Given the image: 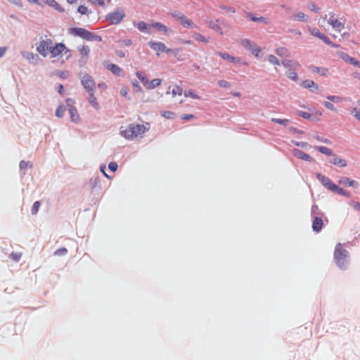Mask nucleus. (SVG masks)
<instances>
[{
  "instance_id": "1",
  "label": "nucleus",
  "mask_w": 360,
  "mask_h": 360,
  "mask_svg": "<svg viewBox=\"0 0 360 360\" xmlns=\"http://www.w3.org/2000/svg\"><path fill=\"white\" fill-rule=\"evenodd\" d=\"M150 129V124H131L127 127H121L120 134L127 140H132L138 136H141Z\"/></svg>"
},
{
  "instance_id": "2",
  "label": "nucleus",
  "mask_w": 360,
  "mask_h": 360,
  "mask_svg": "<svg viewBox=\"0 0 360 360\" xmlns=\"http://www.w3.org/2000/svg\"><path fill=\"white\" fill-rule=\"evenodd\" d=\"M68 33L75 37H79L89 41H101L102 37L94 32L82 27H72L68 30Z\"/></svg>"
},
{
  "instance_id": "3",
  "label": "nucleus",
  "mask_w": 360,
  "mask_h": 360,
  "mask_svg": "<svg viewBox=\"0 0 360 360\" xmlns=\"http://www.w3.org/2000/svg\"><path fill=\"white\" fill-rule=\"evenodd\" d=\"M148 44L150 49L155 51V53L158 56H159L161 53H172L174 56H176L181 51L180 49H169L165 46L164 43L160 41H150Z\"/></svg>"
},
{
  "instance_id": "4",
  "label": "nucleus",
  "mask_w": 360,
  "mask_h": 360,
  "mask_svg": "<svg viewBox=\"0 0 360 360\" xmlns=\"http://www.w3.org/2000/svg\"><path fill=\"white\" fill-rule=\"evenodd\" d=\"M347 252L344 249L341 243H338L334 251V258L336 264L340 268L344 269L347 264Z\"/></svg>"
},
{
  "instance_id": "5",
  "label": "nucleus",
  "mask_w": 360,
  "mask_h": 360,
  "mask_svg": "<svg viewBox=\"0 0 360 360\" xmlns=\"http://www.w3.org/2000/svg\"><path fill=\"white\" fill-rule=\"evenodd\" d=\"M52 44L53 41L47 37V36L40 37L39 41L36 44V50L41 56L46 57L49 55Z\"/></svg>"
},
{
  "instance_id": "6",
  "label": "nucleus",
  "mask_w": 360,
  "mask_h": 360,
  "mask_svg": "<svg viewBox=\"0 0 360 360\" xmlns=\"http://www.w3.org/2000/svg\"><path fill=\"white\" fill-rule=\"evenodd\" d=\"M125 16L126 14L124 10L117 8L115 11L106 15L105 20L112 25H118L124 20Z\"/></svg>"
},
{
  "instance_id": "7",
  "label": "nucleus",
  "mask_w": 360,
  "mask_h": 360,
  "mask_svg": "<svg viewBox=\"0 0 360 360\" xmlns=\"http://www.w3.org/2000/svg\"><path fill=\"white\" fill-rule=\"evenodd\" d=\"M171 15L185 28H196V25L181 13H172Z\"/></svg>"
},
{
  "instance_id": "8",
  "label": "nucleus",
  "mask_w": 360,
  "mask_h": 360,
  "mask_svg": "<svg viewBox=\"0 0 360 360\" xmlns=\"http://www.w3.org/2000/svg\"><path fill=\"white\" fill-rule=\"evenodd\" d=\"M240 44L245 49L249 50L256 57L259 56L261 52V49L254 42L248 39H244L240 41Z\"/></svg>"
},
{
  "instance_id": "9",
  "label": "nucleus",
  "mask_w": 360,
  "mask_h": 360,
  "mask_svg": "<svg viewBox=\"0 0 360 360\" xmlns=\"http://www.w3.org/2000/svg\"><path fill=\"white\" fill-rule=\"evenodd\" d=\"M81 82L87 92L94 91L96 84L90 75H84L81 79Z\"/></svg>"
},
{
  "instance_id": "10",
  "label": "nucleus",
  "mask_w": 360,
  "mask_h": 360,
  "mask_svg": "<svg viewBox=\"0 0 360 360\" xmlns=\"http://www.w3.org/2000/svg\"><path fill=\"white\" fill-rule=\"evenodd\" d=\"M50 49L49 54L53 58L61 55L65 51L66 52L69 51L65 45L63 43H56L55 45L52 44Z\"/></svg>"
},
{
  "instance_id": "11",
  "label": "nucleus",
  "mask_w": 360,
  "mask_h": 360,
  "mask_svg": "<svg viewBox=\"0 0 360 360\" xmlns=\"http://www.w3.org/2000/svg\"><path fill=\"white\" fill-rule=\"evenodd\" d=\"M309 31L311 35L319 38L325 44H326L328 45H331L333 47H338V45L333 44L332 41L330 40V39L328 37H326L324 34L321 33L319 29H317L316 27H313V28L309 27Z\"/></svg>"
},
{
  "instance_id": "12",
  "label": "nucleus",
  "mask_w": 360,
  "mask_h": 360,
  "mask_svg": "<svg viewBox=\"0 0 360 360\" xmlns=\"http://www.w3.org/2000/svg\"><path fill=\"white\" fill-rule=\"evenodd\" d=\"M319 181L329 191H333V188L336 186L328 177L325 176L319 173L316 174Z\"/></svg>"
},
{
  "instance_id": "13",
  "label": "nucleus",
  "mask_w": 360,
  "mask_h": 360,
  "mask_svg": "<svg viewBox=\"0 0 360 360\" xmlns=\"http://www.w3.org/2000/svg\"><path fill=\"white\" fill-rule=\"evenodd\" d=\"M66 103L68 105L70 106L69 112L70 115L71 120L74 122H77L79 120V115L76 108L71 105L74 103V101L71 98H68L66 100Z\"/></svg>"
},
{
  "instance_id": "14",
  "label": "nucleus",
  "mask_w": 360,
  "mask_h": 360,
  "mask_svg": "<svg viewBox=\"0 0 360 360\" xmlns=\"http://www.w3.org/2000/svg\"><path fill=\"white\" fill-rule=\"evenodd\" d=\"M292 153L294 157H295L298 159H300V160H304L307 162H312L314 161L313 158H311L310 155H309L308 154L305 153L304 152H303L302 150H301L300 149L294 148L292 150Z\"/></svg>"
},
{
  "instance_id": "15",
  "label": "nucleus",
  "mask_w": 360,
  "mask_h": 360,
  "mask_svg": "<svg viewBox=\"0 0 360 360\" xmlns=\"http://www.w3.org/2000/svg\"><path fill=\"white\" fill-rule=\"evenodd\" d=\"M328 22L336 31L340 32L345 27L344 23L339 21L338 18L335 17V13H333L330 14V18Z\"/></svg>"
},
{
  "instance_id": "16",
  "label": "nucleus",
  "mask_w": 360,
  "mask_h": 360,
  "mask_svg": "<svg viewBox=\"0 0 360 360\" xmlns=\"http://www.w3.org/2000/svg\"><path fill=\"white\" fill-rule=\"evenodd\" d=\"M134 26L141 32L150 34L152 32V23L148 24L143 21L134 22Z\"/></svg>"
},
{
  "instance_id": "17",
  "label": "nucleus",
  "mask_w": 360,
  "mask_h": 360,
  "mask_svg": "<svg viewBox=\"0 0 360 360\" xmlns=\"http://www.w3.org/2000/svg\"><path fill=\"white\" fill-rule=\"evenodd\" d=\"M323 221L321 217H315L312 221V229L314 231L319 233L323 227Z\"/></svg>"
},
{
  "instance_id": "18",
  "label": "nucleus",
  "mask_w": 360,
  "mask_h": 360,
  "mask_svg": "<svg viewBox=\"0 0 360 360\" xmlns=\"http://www.w3.org/2000/svg\"><path fill=\"white\" fill-rule=\"evenodd\" d=\"M167 94H171L172 97H176V96H181L183 94L182 88L179 85H174L173 86H169L168 88V91Z\"/></svg>"
},
{
  "instance_id": "19",
  "label": "nucleus",
  "mask_w": 360,
  "mask_h": 360,
  "mask_svg": "<svg viewBox=\"0 0 360 360\" xmlns=\"http://www.w3.org/2000/svg\"><path fill=\"white\" fill-rule=\"evenodd\" d=\"M339 184L344 186H352V187H357L358 183L352 179H350L348 177L342 176L339 180Z\"/></svg>"
},
{
  "instance_id": "20",
  "label": "nucleus",
  "mask_w": 360,
  "mask_h": 360,
  "mask_svg": "<svg viewBox=\"0 0 360 360\" xmlns=\"http://www.w3.org/2000/svg\"><path fill=\"white\" fill-rule=\"evenodd\" d=\"M78 51H79V55L81 56L82 58H83L84 60H86L88 59L89 53H90V48L88 45H86V44L82 45L78 49Z\"/></svg>"
},
{
  "instance_id": "21",
  "label": "nucleus",
  "mask_w": 360,
  "mask_h": 360,
  "mask_svg": "<svg viewBox=\"0 0 360 360\" xmlns=\"http://www.w3.org/2000/svg\"><path fill=\"white\" fill-rule=\"evenodd\" d=\"M152 28L156 29L158 32H162L165 34H168L171 32V30L165 25L159 22H154L152 23Z\"/></svg>"
},
{
  "instance_id": "22",
  "label": "nucleus",
  "mask_w": 360,
  "mask_h": 360,
  "mask_svg": "<svg viewBox=\"0 0 360 360\" xmlns=\"http://www.w3.org/2000/svg\"><path fill=\"white\" fill-rule=\"evenodd\" d=\"M340 57L346 63L360 67V62L356 60L355 58L350 57L348 54L345 53H341Z\"/></svg>"
},
{
  "instance_id": "23",
  "label": "nucleus",
  "mask_w": 360,
  "mask_h": 360,
  "mask_svg": "<svg viewBox=\"0 0 360 360\" xmlns=\"http://www.w3.org/2000/svg\"><path fill=\"white\" fill-rule=\"evenodd\" d=\"M218 55L220 56L223 59L229 60L231 63H240L241 60L240 58L231 56L226 53L219 52Z\"/></svg>"
},
{
  "instance_id": "24",
  "label": "nucleus",
  "mask_w": 360,
  "mask_h": 360,
  "mask_svg": "<svg viewBox=\"0 0 360 360\" xmlns=\"http://www.w3.org/2000/svg\"><path fill=\"white\" fill-rule=\"evenodd\" d=\"M89 98L88 101L89 103L96 110L99 109V103L97 101V98L94 95V91L88 92Z\"/></svg>"
},
{
  "instance_id": "25",
  "label": "nucleus",
  "mask_w": 360,
  "mask_h": 360,
  "mask_svg": "<svg viewBox=\"0 0 360 360\" xmlns=\"http://www.w3.org/2000/svg\"><path fill=\"white\" fill-rule=\"evenodd\" d=\"M286 75L287 77L294 81V82H297L298 81V76H297V74L296 72V69L295 68H289L287 71H286Z\"/></svg>"
},
{
  "instance_id": "26",
  "label": "nucleus",
  "mask_w": 360,
  "mask_h": 360,
  "mask_svg": "<svg viewBox=\"0 0 360 360\" xmlns=\"http://www.w3.org/2000/svg\"><path fill=\"white\" fill-rule=\"evenodd\" d=\"M162 84V79L159 78L154 79L150 82H148L146 88L147 89H153L159 86Z\"/></svg>"
},
{
  "instance_id": "27",
  "label": "nucleus",
  "mask_w": 360,
  "mask_h": 360,
  "mask_svg": "<svg viewBox=\"0 0 360 360\" xmlns=\"http://www.w3.org/2000/svg\"><path fill=\"white\" fill-rule=\"evenodd\" d=\"M276 53L281 57H290V53L289 50L285 47L277 48L275 51Z\"/></svg>"
},
{
  "instance_id": "28",
  "label": "nucleus",
  "mask_w": 360,
  "mask_h": 360,
  "mask_svg": "<svg viewBox=\"0 0 360 360\" xmlns=\"http://www.w3.org/2000/svg\"><path fill=\"white\" fill-rule=\"evenodd\" d=\"M107 68L116 75H120L122 72V69L115 64H109Z\"/></svg>"
},
{
  "instance_id": "29",
  "label": "nucleus",
  "mask_w": 360,
  "mask_h": 360,
  "mask_svg": "<svg viewBox=\"0 0 360 360\" xmlns=\"http://www.w3.org/2000/svg\"><path fill=\"white\" fill-rule=\"evenodd\" d=\"M282 65L285 68H288V69L300 66V65L298 63L294 62L293 60H283L282 61Z\"/></svg>"
},
{
  "instance_id": "30",
  "label": "nucleus",
  "mask_w": 360,
  "mask_h": 360,
  "mask_svg": "<svg viewBox=\"0 0 360 360\" xmlns=\"http://www.w3.org/2000/svg\"><path fill=\"white\" fill-rule=\"evenodd\" d=\"M315 148L318 151H319L320 153H321L323 154H325L326 155H328V156L333 155V150L330 148H328V147H326V146H316Z\"/></svg>"
},
{
  "instance_id": "31",
  "label": "nucleus",
  "mask_w": 360,
  "mask_h": 360,
  "mask_svg": "<svg viewBox=\"0 0 360 360\" xmlns=\"http://www.w3.org/2000/svg\"><path fill=\"white\" fill-rule=\"evenodd\" d=\"M302 86L304 88L309 89L311 87H314L316 89H318V85L312 80L307 79L302 82Z\"/></svg>"
},
{
  "instance_id": "32",
  "label": "nucleus",
  "mask_w": 360,
  "mask_h": 360,
  "mask_svg": "<svg viewBox=\"0 0 360 360\" xmlns=\"http://www.w3.org/2000/svg\"><path fill=\"white\" fill-rule=\"evenodd\" d=\"M331 162L334 165H337V166L341 167H345L347 166L346 160L344 159H342V158H333V160L331 161Z\"/></svg>"
},
{
  "instance_id": "33",
  "label": "nucleus",
  "mask_w": 360,
  "mask_h": 360,
  "mask_svg": "<svg viewBox=\"0 0 360 360\" xmlns=\"http://www.w3.org/2000/svg\"><path fill=\"white\" fill-rule=\"evenodd\" d=\"M333 193H337V194H339V195H345V196H347V197H349V193L345 191L343 188H340L338 185H336L335 186V188H333Z\"/></svg>"
},
{
  "instance_id": "34",
  "label": "nucleus",
  "mask_w": 360,
  "mask_h": 360,
  "mask_svg": "<svg viewBox=\"0 0 360 360\" xmlns=\"http://www.w3.org/2000/svg\"><path fill=\"white\" fill-rule=\"evenodd\" d=\"M136 75L141 80L142 84L146 86L149 82L147 77L141 72H136Z\"/></svg>"
},
{
  "instance_id": "35",
  "label": "nucleus",
  "mask_w": 360,
  "mask_h": 360,
  "mask_svg": "<svg viewBox=\"0 0 360 360\" xmlns=\"http://www.w3.org/2000/svg\"><path fill=\"white\" fill-rule=\"evenodd\" d=\"M311 70L314 72L319 73L321 75H323V76L326 75L328 72V69H326V68H317V67H312Z\"/></svg>"
},
{
  "instance_id": "36",
  "label": "nucleus",
  "mask_w": 360,
  "mask_h": 360,
  "mask_svg": "<svg viewBox=\"0 0 360 360\" xmlns=\"http://www.w3.org/2000/svg\"><path fill=\"white\" fill-rule=\"evenodd\" d=\"M160 114L166 119L172 120L176 117V114L172 111H162Z\"/></svg>"
},
{
  "instance_id": "37",
  "label": "nucleus",
  "mask_w": 360,
  "mask_h": 360,
  "mask_svg": "<svg viewBox=\"0 0 360 360\" xmlns=\"http://www.w3.org/2000/svg\"><path fill=\"white\" fill-rule=\"evenodd\" d=\"M193 37L198 41H202L204 43L208 42V39H206L204 36H202L201 34L195 32L193 34Z\"/></svg>"
},
{
  "instance_id": "38",
  "label": "nucleus",
  "mask_w": 360,
  "mask_h": 360,
  "mask_svg": "<svg viewBox=\"0 0 360 360\" xmlns=\"http://www.w3.org/2000/svg\"><path fill=\"white\" fill-rule=\"evenodd\" d=\"M45 3L56 10L61 11L60 6L55 0H46Z\"/></svg>"
},
{
  "instance_id": "39",
  "label": "nucleus",
  "mask_w": 360,
  "mask_h": 360,
  "mask_svg": "<svg viewBox=\"0 0 360 360\" xmlns=\"http://www.w3.org/2000/svg\"><path fill=\"white\" fill-rule=\"evenodd\" d=\"M185 97H191L193 99H200V97L198 96L193 90L186 91L184 93Z\"/></svg>"
},
{
  "instance_id": "40",
  "label": "nucleus",
  "mask_w": 360,
  "mask_h": 360,
  "mask_svg": "<svg viewBox=\"0 0 360 360\" xmlns=\"http://www.w3.org/2000/svg\"><path fill=\"white\" fill-rule=\"evenodd\" d=\"M65 107L63 105H60L58 107L56 111V115L58 117H62L65 113Z\"/></svg>"
},
{
  "instance_id": "41",
  "label": "nucleus",
  "mask_w": 360,
  "mask_h": 360,
  "mask_svg": "<svg viewBox=\"0 0 360 360\" xmlns=\"http://www.w3.org/2000/svg\"><path fill=\"white\" fill-rule=\"evenodd\" d=\"M293 18L295 20H297L298 21H306L307 16L306 15L302 12H299L293 15Z\"/></svg>"
},
{
  "instance_id": "42",
  "label": "nucleus",
  "mask_w": 360,
  "mask_h": 360,
  "mask_svg": "<svg viewBox=\"0 0 360 360\" xmlns=\"http://www.w3.org/2000/svg\"><path fill=\"white\" fill-rule=\"evenodd\" d=\"M268 60L270 63L279 66L281 65L278 59L274 55H269L268 56Z\"/></svg>"
},
{
  "instance_id": "43",
  "label": "nucleus",
  "mask_w": 360,
  "mask_h": 360,
  "mask_svg": "<svg viewBox=\"0 0 360 360\" xmlns=\"http://www.w3.org/2000/svg\"><path fill=\"white\" fill-rule=\"evenodd\" d=\"M327 98L333 103H340L343 100V98L338 96H328Z\"/></svg>"
},
{
  "instance_id": "44",
  "label": "nucleus",
  "mask_w": 360,
  "mask_h": 360,
  "mask_svg": "<svg viewBox=\"0 0 360 360\" xmlns=\"http://www.w3.org/2000/svg\"><path fill=\"white\" fill-rule=\"evenodd\" d=\"M32 167V163L30 162H26V161H24V160H22L20 162V168L21 169H27L28 168H31Z\"/></svg>"
},
{
  "instance_id": "45",
  "label": "nucleus",
  "mask_w": 360,
  "mask_h": 360,
  "mask_svg": "<svg viewBox=\"0 0 360 360\" xmlns=\"http://www.w3.org/2000/svg\"><path fill=\"white\" fill-rule=\"evenodd\" d=\"M351 113L354 116V117L360 121V110L357 108L354 107L352 108L351 110Z\"/></svg>"
},
{
  "instance_id": "46",
  "label": "nucleus",
  "mask_w": 360,
  "mask_h": 360,
  "mask_svg": "<svg viewBox=\"0 0 360 360\" xmlns=\"http://www.w3.org/2000/svg\"><path fill=\"white\" fill-rule=\"evenodd\" d=\"M271 122L280 124L286 125L289 122V120L287 119L271 118Z\"/></svg>"
},
{
  "instance_id": "47",
  "label": "nucleus",
  "mask_w": 360,
  "mask_h": 360,
  "mask_svg": "<svg viewBox=\"0 0 360 360\" xmlns=\"http://www.w3.org/2000/svg\"><path fill=\"white\" fill-rule=\"evenodd\" d=\"M39 207H40V202L39 201L34 202V203L32 205V210H31L32 214H36L38 212Z\"/></svg>"
},
{
  "instance_id": "48",
  "label": "nucleus",
  "mask_w": 360,
  "mask_h": 360,
  "mask_svg": "<svg viewBox=\"0 0 360 360\" xmlns=\"http://www.w3.org/2000/svg\"><path fill=\"white\" fill-rule=\"evenodd\" d=\"M68 252V250L65 248H61L58 249L55 252L54 255L57 256H63L66 255Z\"/></svg>"
},
{
  "instance_id": "49",
  "label": "nucleus",
  "mask_w": 360,
  "mask_h": 360,
  "mask_svg": "<svg viewBox=\"0 0 360 360\" xmlns=\"http://www.w3.org/2000/svg\"><path fill=\"white\" fill-rule=\"evenodd\" d=\"M297 114L299 116H300L304 119H307V120H310L311 117V115L309 113H308L307 112L301 111V110L297 111Z\"/></svg>"
},
{
  "instance_id": "50",
  "label": "nucleus",
  "mask_w": 360,
  "mask_h": 360,
  "mask_svg": "<svg viewBox=\"0 0 360 360\" xmlns=\"http://www.w3.org/2000/svg\"><path fill=\"white\" fill-rule=\"evenodd\" d=\"M323 105L324 106L331 110V111H335L336 110V108L334 106V105L333 103H331L330 102H328V101H324L323 102Z\"/></svg>"
},
{
  "instance_id": "51",
  "label": "nucleus",
  "mask_w": 360,
  "mask_h": 360,
  "mask_svg": "<svg viewBox=\"0 0 360 360\" xmlns=\"http://www.w3.org/2000/svg\"><path fill=\"white\" fill-rule=\"evenodd\" d=\"M77 11L82 15H85L88 13V8L85 6L81 5L78 7Z\"/></svg>"
},
{
  "instance_id": "52",
  "label": "nucleus",
  "mask_w": 360,
  "mask_h": 360,
  "mask_svg": "<svg viewBox=\"0 0 360 360\" xmlns=\"http://www.w3.org/2000/svg\"><path fill=\"white\" fill-rule=\"evenodd\" d=\"M87 1L91 2L94 5H99L101 6H105V2L103 0H87Z\"/></svg>"
},
{
  "instance_id": "53",
  "label": "nucleus",
  "mask_w": 360,
  "mask_h": 360,
  "mask_svg": "<svg viewBox=\"0 0 360 360\" xmlns=\"http://www.w3.org/2000/svg\"><path fill=\"white\" fill-rule=\"evenodd\" d=\"M21 257V254L20 253H11L10 255V258H11L13 260L15 261V262H18L20 260Z\"/></svg>"
},
{
  "instance_id": "54",
  "label": "nucleus",
  "mask_w": 360,
  "mask_h": 360,
  "mask_svg": "<svg viewBox=\"0 0 360 360\" xmlns=\"http://www.w3.org/2000/svg\"><path fill=\"white\" fill-rule=\"evenodd\" d=\"M218 84L221 87H224V88H229L230 86V84L227 81H225V80H219Z\"/></svg>"
},
{
  "instance_id": "55",
  "label": "nucleus",
  "mask_w": 360,
  "mask_h": 360,
  "mask_svg": "<svg viewBox=\"0 0 360 360\" xmlns=\"http://www.w3.org/2000/svg\"><path fill=\"white\" fill-rule=\"evenodd\" d=\"M108 168L111 171L115 172L117 169V164L115 162H110L108 165Z\"/></svg>"
},
{
  "instance_id": "56",
  "label": "nucleus",
  "mask_w": 360,
  "mask_h": 360,
  "mask_svg": "<svg viewBox=\"0 0 360 360\" xmlns=\"http://www.w3.org/2000/svg\"><path fill=\"white\" fill-rule=\"evenodd\" d=\"M309 8L311 11H314L315 13H319L320 11V8L317 7L314 3H310Z\"/></svg>"
},
{
  "instance_id": "57",
  "label": "nucleus",
  "mask_w": 360,
  "mask_h": 360,
  "mask_svg": "<svg viewBox=\"0 0 360 360\" xmlns=\"http://www.w3.org/2000/svg\"><path fill=\"white\" fill-rule=\"evenodd\" d=\"M129 89L126 86H123L120 90V94L124 97H127L128 96Z\"/></svg>"
},
{
  "instance_id": "58",
  "label": "nucleus",
  "mask_w": 360,
  "mask_h": 360,
  "mask_svg": "<svg viewBox=\"0 0 360 360\" xmlns=\"http://www.w3.org/2000/svg\"><path fill=\"white\" fill-rule=\"evenodd\" d=\"M181 119L186 120H190L194 118V115L192 114H184L181 115Z\"/></svg>"
},
{
  "instance_id": "59",
  "label": "nucleus",
  "mask_w": 360,
  "mask_h": 360,
  "mask_svg": "<svg viewBox=\"0 0 360 360\" xmlns=\"http://www.w3.org/2000/svg\"><path fill=\"white\" fill-rule=\"evenodd\" d=\"M257 22H261V23H264V24H269V20L267 18H264V17L258 18Z\"/></svg>"
},
{
  "instance_id": "60",
  "label": "nucleus",
  "mask_w": 360,
  "mask_h": 360,
  "mask_svg": "<svg viewBox=\"0 0 360 360\" xmlns=\"http://www.w3.org/2000/svg\"><path fill=\"white\" fill-rule=\"evenodd\" d=\"M350 205L354 207V209L360 210V203L356 202H351Z\"/></svg>"
},
{
  "instance_id": "61",
  "label": "nucleus",
  "mask_w": 360,
  "mask_h": 360,
  "mask_svg": "<svg viewBox=\"0 0 360 360\" xmlns=\"http://www.w3.org/2000/svg\"><path fill=\"white\" fill-rule=\"evenodd\" d=\"M132 85L136 88L137 91H141L142 89H141V87L140 86V85L139 84L138 82L137 81H134L132 82Z\"/></svg>"
},
{
  "instance_id": "62",
  "label": "nucleus",
  "mask_w": 360,
  "mask_h": 360,
  "mask_svg": "<svg viewBox=\"0 0 360 360\" xmlns=\"http://www.w3.org/2000/svg\"><path fill=\"white\" fill-rule=\"evenodd\" d=\"M247 17L250 19L252 21L257 22L258 18L255 17L252 13H248Z\"/></svg>"
},
{
  "instance_id": "63",
  "label": "nucleus",
  "mask_w": 360,
  "mask_h": 360,
  "mask_svg": "<svg viewBox=\"0 0 360 360\" xmlns=\"http://www.w3.org/2000/svg\"><path fill=\"white\" fill-rule=\"evenodd\" d=\"M295 145L299 147L306 148L308 146V143L307 142H297Z\"/></svg>"
},
{
  "instance_id": "64",
  "label": "nucleus",
  "mask_w": 360,
  "mask_h": 360,
  "mask_svg": "<svg viewBox=\"0 0 360 360\" xmlns=\"http://www.w3.org/2000/svg\"><path fill=\"white\" fill-rule=\"evenodd\" d=\"M7 51V47H0V58L3 57Z\"/></svg>"
}]
</instances>
